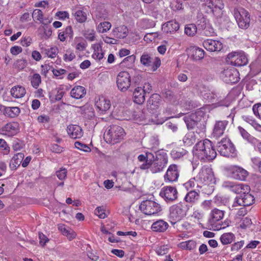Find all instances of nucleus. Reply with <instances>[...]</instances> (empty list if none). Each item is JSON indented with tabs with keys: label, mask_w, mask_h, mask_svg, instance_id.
Returning a JSON list of instances; mask_svg holds the SVG:
<instances>
[{
	"label": "nucleus",
	"mask_w": 261,
	"mask_h": 261,
	"mask_svg": "<svg viewBox=\"0 0 261 261\" xmlns=\"http://www.w3.org/2000/svg\"><path fill=\"white\" fill-rule=\"evenodd\" d=\"M54 92H56V94L55 96V101L60 100L65 94V92L63 89L56 88L54 90Z\"/></svg>",
	"instance_id": "052dcab7"
},
{
	"label": "nucleus",
	"mask_w": 261,
	"mask_h": 261,
	"mask_svg": "<svg viewBox=\"0 0 261 261\" xmlns=\"http://www.w3.org/2000/svg\"><path fill=\"white\" fill-rule=\"evenodd\" d=\"M168 227L169 225L167 222L159 220L152 224L151 229L153 231L162 232L165 231Z\"/></svg>",
	"instance_id": "c85d7f7f"
},
{
	"label": "nucleus",
	"mask_w": 261,
	"mask_h": 261,
	"mask_svg": "<svg viewBox=\"0 0 261 261\" xmlns=\"http://www.w3.org/2000/svg\"><path fill=\"white\" fill-rule=\"evenodd\" d=\"M18 130V124L17 122H13L8 123L0 129V133L2 134L8 136H12L16 134Z\"/></svg>",
	"instance_id": "aec40b11"
},
{
	"label": "nucleus",
	"mask_w": 261,
	"mask_h": 261,
	"mask_svg": "<svg viewBox=\"0 0 261 261\" xmlns=\"http://www.w3.org/2000/svg\"><path fill=\"white\" fill-rule=\"evenodd\" d=\"M206 5L208 7L214 14L220 16L221 10L224 8L222 0H206Z\"/></svg>",
	"instance_id": "dca6fc26"
},
{
	"label": "nucleus",
	"mask_w": 261,
	"mask_h": 261,
	"mask_svg": "<svg viewBox=\"0 0 261 261\" xmlns=\"http://www.w3.org/2000/svg\"><path fill=\"white\" fill-rule=\"evenodd\" d=\"M244 241L237 242L232 245L231 250L232 251H238L244 246Z\"/></svg>",
	"instance_id": "69168bd1"
},
{
	"label": "nucleus",
	"mask_w": 261,
	"mask_h": 261,
	"mask_svg": "<svg viewBox=\"0 0 261 261\" xmlns=\"http://www.w3.org/2000/svg\"><path fill=\"white\" fill-rule=\"evenodd\" d=\"M233 16L240 28L247 29L250 25V15L244 8L240 7L233 9Z\"/></svg>",
	"instance_id": "423d86ee"
},
{
	"label": "nucleus",
	"mask_w": 261,
	"mask_h": 261,
	"mask_svg": "<svg viewBox=\"0 0 261 261\" xmlns=\"http://www.w3.org/2000/svg\"><path fill=\"white\" fill-rule=\"evenodd\" d=\"M41 82V76L38 73H35L31 79V83L33 87L37 89Z\"/></svg>",
	"instance_id": "de8ad7c7"
},
{
	"label": "nucleus",
	"mask_w": 261,
	"mask_h": 261,
	"mask_svg": "<svg viewBox=\"0 0 261 261\" xmlns=\"http://www.w3.org/2000/svg\"><path fill=\"white\" fill-rule=\"evenodd\" d=\"M38 237L40 240L39 243L42 246H44L49 241L47 237L42 232H39Z\"/></svg>",
	"instance_id": "0e129e2a"
},
{
	"label": "nucleus",
	"mask_w": 261,
	"mask_h": 261,
	"mask_svg": "<svg viewBox=\"0 0 261 261\" xmlns=\"http://www.w3.org/2000/svg\"><path fill=\"white\" fill-rule=\"evenodd\" d=\"M67 132L69 136L73 139L81 138L83 132L81 126L77 125H69L67 126Z\"/></svg>",
	"instance_id": "412c9836"
},
{
	"label": "nucleus",
	"mask_w": 261,
	"mask_h": 261,
	"mask_svg": "<svg viewBox=\"0 0 261 261\" xmlns=\"http://www.w3.org/2000/svg\"><path fill=\"white\" fill-rule=\"evenodd\" d=\"M140 63L145 67H151L153 71L156 70L161 65L159 57H153L152 54L144 52L140 58Z\"/></svg>",
	"instance_id": "1a4fd4ad"
},
{
	"label": "nucleus",
	"mask_w": 261,
	"mask_h": 261,
	"mask_svg": "<svg viewBox=\"0 0 261 261\" xmlns=\"http://www.w3.org/2000/svg\"><path fill=\"white\" fill-rule=\"evenodd\" d=\"M73 37V31L71 26H67L63 31L60 32L58 35V38L62 42L65 41L67 37L72 39Z\"/></svg>",
	"instance_id": "473e14b6"
},
{
	"label": "nucleus",
	"mask_w": 261,
	"mask_h": 261,
	"mask_svg": "<svg viewBox=\"0 0 261 261\" xmlns=\"http://www.w3.org/2000/svg\"><path fill=\"white\" fill-rule=\"evenodd\" d=\"M217 149L222 156L225 157L235 158L237 155L234 146L228 138H223L218 142Z\"/></svg>",
	"instance_id": "20e7f679"
},
{
	"label": "nucleus",
	"mask_w": 261,
	"mask_h": 261,
	"mask_svg": "<svg viewBox=\"0 0 261 261\" xmlns=\"http://www.w3.org/2000/svg\"><path fill=\"white\" fill-rule=\"evenodd\" d=\"M139 208L141 211L147 215H155L162 210V207L160 204L150 200L143 201L139 206Z\"/></svg>",
	"instance_id": "6e6552de"
},
{
	"label": "nucleus",
	"mask_w": 261,
	"mask_h": 261,
	"mask_svg": "<svg viewBox=\"0 0 261 261\" xmlns=\"http://www.w3.org/2000/svg\"><path fill=\"white\" fill-rule=\"evenodd\" d=\"M32 17L34 19L42 21L43 20V13L39 9L35 10L32 13Z\"/></svg>",
	"instance_id": "4d7b16f0"
},
{
	"label": "nucleus",
	"mask_w": 261,
	"mask_h": 261,
	"mask_svg": "<svg viewBox=\"0 0 261 261\" xmlns=\"http://www.w3.org/2000/svg\"><path fill=\"white\" fill-rule=\"evenodd\" d=\"M200 199V195L195 190H191L186 195L184 200L191 206L197 204Z\"/></svg>",
	"instance_id": "4be33fe9"
},
{
	"label": "nucleus",
	"mask_w": 261,
	"mask_h": 261,
	"mask_svg": "<svg viewBox=\"0 0 261 261\" xmlns=\"http://www.w3.org/2000/svg\"><path fill=\"white\" fill-rule=\"evenodd\" d=\"M187 205L178 203L171 206L169 208V219L172 224L180 221L187 215Z\"/></svg>",
	"instance_id": "39448f33"
},
{
	"label": "nucleus",
	"mask_w": 261,
	"mask_h": 261,
	"mask_svg": "<svg viewBox=\"0 0 261 261\" xmlns=\"http://www.w3.org/2000/svg\"><path fill=\"white\" fill-rule=\"evenodd\" d=\"M214 179V174L211 168L203 167L196 176V180L200 185L206 186Z\"/></svg>",
	"instance_id": "9d476101"
},
{
	"label": "nucleus",
	"mask_w": 261,
	"mask_h": 261,
	"mask_svg": "<svg viewBox=\"0 0 261 261\" xmlns=\"http://www.w3.org/2000/svg\"><path fill=\"white\" fill-rule=\"evenodd\" d=\"M59 229L63 235L66 236L69 240H72L76 237L75 232L71 229H67L64 225H59Z\"/></svg>",
	"instance_id": "58836bf2"
},
{
	"label": "nucleus",
	"mask_w": 261,
	"mask_h": 261,
	"mask_svg": "<svg viewBox=\"0 0 261 261\" xmlns=\"http://www.w3.org/2000/svg\"><path fill=\"white\" fill-rule=\"evenodd\" d=\"M186 188H194L195 186L197 187L202 188V186L201 185L199 182L196 180V176L193 178L190 179L188 182L185 184Z\"/></svg>",
	"instance_id": "603ef678"
},
{
	"label": "nucleus",
	"mask_w": 261,
	"mask_h": 261,
	"mask_svg": "<svg viewBox=\"0 0 261 261\" xmlns=\"http://www.w3.org/2000/svg\"><path fill=\"white\" fill-rule=\"evenodd\" d=\"M74 146L75 148L85 152H90L91 151L90 148L86 144L78 141L75 142Z\"/></svg>",
	"instance_id": "864d4df0"
},
{
	"label": "nucleus",
	"mask_w": 261,
	"mask_h": 261,
	"mask_svg": "<svg viewBox=\"0 0 261 261\" xmlns=\"http://www.w3.org/2000/svg\"><path fill=\"white\" fill-rule=\"evenodd\" d=\"M136 60V56L132 55L127 56L124 58L123 61L120 63L122 66L126 67L127 68H132Z\"/></svg>",
	"instance_id": "79ce46f5"
},
{
	"label": "nucleus",
	"mask_w": 261,
	"mask_h": 261,
	"mask_svg": "<svg viewBox=\"0 0 261 261\" xmlns=\"http://www.w3.org/2000/svg\"><path fill=\"white\" fill-rule=\"evenodd\" d=\"M20 112V109L17 107H7L6 111V116L11 118L17 116Z\"/></svg>",
	"instance_id": "a18cd8bd"
},
{
	"label": "nucleus",
	"mask_w": 261,
	"mask_h": 261,
	"mask_svg": "<svg viewBox=\"0 0 261 261\" xmlns=\"http://www.w3.org/2000/svg\"><path fill=\"white\" fill-rule=\"evenodd\" d=\"M145 93L141 87L136 88L133 93L134 101L135 103L141 105L145 100Z\"/></svg>",
	"instance_id": "cd10ccee"
},
{
	"label": "nucleus",
	"mask_w": 261,
	"mask_h": 261,
	"mask_svg": "<svg viewBox=\"0 0 261 261\" xmlns=\"http://www.w3.org/2000/svg\"><path fill=\"white\" fill-rule=\"evenodd\" d=\"M179 29V24L175 20H170L162 25V30L166 33L176 32Z\"/></svg>",
	"instance_id": "5701e85b"
},
{
	"label": "nucleus",
	"mask_w": 261,
	"mask_h": 261,
	"mask_svg": "<svg viewBox=\"0 0 261 261\" xmlns=\"http://www.w3.org/2000/svg\"><path fill=\"white\" fill-rule=\"evenodd\" d=\"M128 33V29L124 25L115 28L112 31L113 36L119 39L125 38L127 36Z\"/></svg>",
	"instance_id": "a878e982"
},
{
	"label": "nucleus",
	"mask_w": 261,
	"mask_h": 261,
	"mask_svg": "<svg viewBox=\"0 0 261 261\" xmlns=\"http://www.w3.org/2000/svg\"><path fill=\"white\" fill-rule=\"evenodd\" d=\"M235 239L234 235L231 232L224 233L221 235L220 240L223 245H227L232 242Z\"/></svg>",
	"instance_id": "ea45409f"
},
{
	"label": "nucleus",
	"mask_w": 261,
	"mask_h": 261,
	"mask_svg": "<svg viewBox=\"0 0 261 261\" xmlns=\"http://www.w3.org/2000/svg\"><path fill=\"white\" fill-rule=\"evenodd\" d=\"M168 163V157L166 153H156V160L150 164H142L140 168L143 170L149 169L152 173L160 172L163 170Z\"/></svg>",
	"instance_id": "7ed1b4c3"
},
{
	"label": "nucleus",
	"mask_w": 261,
	"mask_h": 261,
	"mask_svg": "<svg viewBox=\"0 0 261 261\" xmlns=\"http://www.w3.org/2000/svg\"><path fill=\"white\" fill-rule=\"evenodd\" d=\"M200 34L206 36H213L215 34L214 30L210 24H208L204 30L200 32Z\"/></svg>",
	"instance_id": "8fccbe9b"
},
{
	"label": "nucleus",
	"mask_w": 261,
	"mask_h": 261,
	"mask_svg": "<svg viewBox=\"0 0 261 261\" xmlns=\"http://www.w3.org/2000/svg\"><path fill=\"white\" fill-rule=\"evenodd\" d=\"M95 106L98 110L99 113L100 114H103L110 109L111 103L109 99L104 97H101L99 98L98 100L96 101Z\"/></svg>",
	"instance_id": "6ab92c4d"
},
{
	"label": "nucleus",
	"mask_w": 261,
	"mask_h": 261,
	"mask_svg": "<svg viewBox=\"0 0 261 261\" xmlns=\"http://www.w3.org/2000/svg\"><path fill=\"white\" fill-rule=\"evenodd\" d=\"M213 222H216L221 220L224 216V211L218 208H214L211 212Z\"/></svg>",
	"instance_id": "a19ab883"
},
{
	"label": "nucleus",
	"mask_w": 261,
	"mask_h": 261,
	"mask_svg": "<svg viewBox=\"0 0 261 261\" xmlns=\"http://www.w3.org/2000/svg\"><path fill=\"white\" fill-rule=\"evenodd\" d=\"M226 61L235 66H245L248 63V57L243 51H234L228 54Z\"/></svg>",
	"instance_id": "0eeeda50"
},
{
	"label": "nucleus",
	"mask_w": 261,
	"mask_h": 261,
	"mask_svg": "<svg viewBox=\"0 0 261 261\" xmlns=\"http://www.w3.org/2000/svg\"><path fill=\"white\" fill-rule=\"evenodd\" d=\"M203 114V112L202 111H198L194 113L191 114L188 116L185 117L184 118V120L186 124L188 129H192L196 126H197L199 124L201 125V118L199 117V116H201Z\"/></svg>",
	"instance_id": "ddd939ff"
},
{
	"label": "nucleus",
	"mask_w": 261,
	"mask_h": 261,
	"mask_svg": "<svg viewBox=\"0 0 261 261\" xmlns=\"http://www.w3.org/2000/svg\"><path fill=\"white\" fill-rule=\"evenodd\" d=\"M67 170L65 168H61L60 170L56 172V175L60 180L64 179L67 176Z\"/></svg>",
	"instance_id": "e2e57ef3"
},
{
	"label": "nucleus",
	"mask_w": 261,
	"mask_h": 261,
	"mask_svg": "<svg viewBox=\"0 0 261 261\" xmlns=\"http://www.w3.org/2000/svg\"><path fill=\"white\" fill-rule=\"evenodd\" d=\"M179 177L178 166L176 164L170 165L164 175L165 182H174L177 180Z\"/></svg>",
	"instance_id": "2eb2a0df"
},
{
	"label": "nucleus",
	"mask_w": 261,
	"mask_h": 261,
	"mask_svg": "<svg viewBox=\"0 0 261 261\" xmlns=\"http://www.w3.org/2000/svg\"><path fill=\"white\" fill-rule=\"evenodd\" d=\"M252 224L251 220L248 217L244 218L240 224V228L246 229L249 227Z\"/></svg>",
	"instance_id": "bf43d9fd"
},
{
	"label": "nucleus",
	"mask_w": 261,
	"mask_h": 261,
	"mask_svg": "<svg viewBox=\"0 0 261 261\" xmlns=\"http://www.w3.org/2000/svg\"><path fill=\"white\" fill-rule=\"evenodd\" d=\"M125 135V133L122 127L112 125L108 127L104 134V139L107 143L114 145L123 140Z\"/></svg>",
	"instance_id": "f03ea898"
},
{
	"label": "nucleus",
	"mask_w": 261,
	"mask_h": 261,
	"mask_svg": "<svg viewBox=\"0 0 261 261\" xmlns=\"http://www.w3.org/2000/svg\"><path fill=\"white\" fill-rule=\"evenodd\" d=\"M190 53L191 57L195 60H199L204 57V51L197 46H192L190 48Z\"/></svg>",
	"instance_id": "7c9ffc66"
},
{
	"label": "nucleus",
	"mask_w": 261,
	"mask_h": 261,
	"mask_svg": "<svg viewBox=\"0 0 261 261\" xmlns=\"http://www.w3.org/2000/svg\"><path fill=\"white\" fill-rule=\"evenodd\" d=\"M164 98L171 103L176 105L178 102V99L177 95L170 90H166L163 93Z\"/></svg>",
	"instance_id": "e433bc0d"
},
{
	"label": "nucleus",
	"mask_w": 261,
	"mask_h": 261,
	"mask_svg": "<svg viewBox=\"0 0 261 261\" xmlns=\"http://www.w3.org/2000/svg\"><path fill=\"white\" fill-rule=\"evenodd\" d=\"M75 19L80 23H83L87 20V14L82 10H78L74 13Z\"/></svg>",
	"instance_id": "49530a36"
},
{
	"label": "nucleus",
	"mask_w": 261,
	"mask_h": 261,
	"mask_svg": "<svg viewBox=\"0 0 261 261\" xmlns=\"http://www.w3.org/2000/svg\"><path fill=\"white\" fill-rule=\"evenodd\" d=\"M249 192L245 191L239 196L240 199L239 201L241 202L243 206H249L254 201L253 196L249 193Z\"/></svg>",
	"instance_id": "393cba45"
},
{
	"label": "nucleus",
	"mask_w": 261,
	"mask_h": 261,
	"mask_svg": "<svg viewBox=\"0 0 261 261\" xmlns=\"http://www.w3.org/2000/svg\"><path fill=\"white\" fill-rule=\"evenodd\" d=\"M193 153L195 158L203 162L212 161L217 155L212 142L208 139L197 142L193 148Z\"/></svg>",
	"instance_id": "f257e3e1"
},
{
	"label": "nucleus",
	"mask_w": 261,
	"mask_h": 261,
	"mask_svg": "<svg viewBox=\"0 0 261 261\" xmlns=\"http://www.w3.org/2000/svg\"><path fill=\"white\" fill-rule=\"evenodd\" d=\"M227 125V121H219L216 122L213 130L214 136L218 138L222 136Z\"/></svg>",
	"instance_id": "bb28decb"
},
{
	"label": "nucleus",
	"mask_w": 261,
	"mask_h": 261,
	"mask_svg": "<svg viewBox=\"0 0 261 261\" xmlns=\"http://www.w3.org/2000/svg\"><path fill=\"white\" fill-rule=\"evenodd\" d=\"M223 81L226 83L234 84L239 81V72L234 68L224 69L221 73Z\"/></svg>",
	"instance_id": "4468645a"
},
{
	"label": "nucleus",
	"mask_w": 261,
	"mask_h": 261,
	"mask_svg": "<svg viewBox=\"0 0 261 261\" xmlns=\"http://www.w3.org/2000/svg\"><path fill=\"white\" fill-rule=\"evenodd\" d=\"M10 92L13 97L17 98L22 97L26 93L25 88L20 86H14Z\"/></svg>",
	"instance_id": "72a5a7b5"
},
{
	"label": "nucleus",
	"mask_w": 261,
	"mask_h": 261,
	"mask_svg": "<svg viewBox=\"0 0 261 261\" xmlns=\"http://www.w3.org/2000/svg\"><path fill=\"white\" fill-rule=\"evenodd\" d=\"M92 57L98 60H100L103 58V53L102 52L101 46L100 45H97L96 49H95L94 53L93 54Z\"/></svg>",
	"instance_id": "3c124183"
},
{
	"label": "nucleus",
	"mask_w": 261,
	"mask_h": 261,
	"mask_svg": "<svg viewBox=\"0 0 261 261\" xmlns=\"http://www.w3.org/2000/svg\"><path fill=\"white\" fill-rule=\"evenodd\" d=\"M85 88L81 86L74 87L70 91V95L75 99L82 98L86 94Z\"/></svg>",
	"instance_id": "2f4dec72"
},
{
	"label": "nucleus",
	"mask_w": 261,
	"mask_h": 261,
	"mask_svg": "<svg viewBox=\"0 0 261 261\" xmlns=\"http://www.w3.org/2000/svg\"><path fill=\"white\" fill-rule=\"evenodd\" d=\"M198 31V28L194 23L187 24L185 28V33L189 36H194Z\"/></svg>",
	"instance_id": "37998d69"
},
{
	"label": "nucleus",
	"mask_w": 261,
	"mask_h": 261,
	"mask_svg": "<svg viewBox=\"0 0 261 261\" xmlns=\"http://www.w3.org/2000/svg\"><path fill=\"white\" fill-rule=\"evenodd\" d=\"M166 125L168 129H170L173 133H176L178 130V124L174 121H169L166 123Z\"/></svg>",
	"instance_id": "13d9d810"
},
{
	"label": "nucleus",
	"mask_w": 261,
	"mask_h": 261,
	"mask_svg": "<svg viewBox=\"0 0 261 261\" xmlns=\"http://www.w3.org/2000/svg\"><path fill=\"white\" fill-rule=\"evenodd\" d=\"M252 110L255 116L261 118V106H260V103L254 105Z\"/></svg>",
	"instance_id": "338daca9"
},
{
	"label": "nucleus",
	"mask_w": 261,
	"mask_h": 261,
	"mask_svg": "<svg viewBox=\"0 0 261 261\" xmlns=\"http://www.w3.org/2000/svg\"><path fill=\"white\" fill-rule=\"evenodd\" d=\"M160 196L167 202H173L177 199L178 192L175 187L164 186L160 191Z\"/></svg>",
	"instance_id": "9b49d317"
},
{
	"label": "nucleus",
	"mask_w": 261,
	"mask_h": 261,
	"mask_svg": "<svg viewBox=\"0 0 261 261\" xmlns=\"http://www.w3.org/2000/svg\"><path fill=\"white\" fill-rule=\"evenodd\" d=\"M182 141L185 145L190 146L195 142V136L193 133H188L185 136Z\"/></svg>",
	"instance_id": "c03bdc74"
},
{
	"label": "nucleus",
	"mask_w": 261,
	"mask_h": 261,
	"mask_svg": "<svg viewBox=\"0 0 261 261\" xmlns=\"http://www.w3.org/2000/svg\"><path fill=\"white\" fill-rule=\"evenodd\" d=\"M111 27V24L108 21L100 22L98 27L97 30L99 32L103 33L109 31Z\"/></svg>",
	"instance_id": "09e8293b"
},
{
	"label": "nucleus",
	"mask_w": 261,
	"mask_h": 261,
	"mask_svg": "<svg viewBox=\"0 0 261 261\" xmlns=\"http://www.w3.org/2000/svg\"><path fill=\"white\" fill-rule=\"evenodd\" d=\"M24 156V154L22 153H18L15 154L12 158L9 164V167L11 169L13 170L16 169L21 163Z\"/></svg>",
	"instance_id": "c756f323"
},
{
	"label": "nucleus",
	"mask_w": 261,
	"mask_h": 261,
	"mask_svg": "<svg viewBox=\"0 0 261 261\" xmlns=\"http://www.w3.org/2000/svg\"><path fill=\"white\" fill-rule=\"evenodd\" d=\"M238 130L242 137L248 141V142L255 145L257 142V140L251 136L245 129L241 126L238 127Z\"/></svg>",
	"instance_id": "c9c22d12"
},
{
	"label": "nucleus",
	"mask_w": 261,
	"mask_h": 261,
	"mask_svg": "<svg viewBox=\"0 0 261 261\" xmlns=\"http://www.w3.org/2000/svg\"><path fill=\"white\" fill-rule=\"evenodd\" d=\"M196 23L198 31L200 32L204 30V28L210 24L209 21L202 14H199L197 16Z\"/></svg>",
	"instance_id": "f704fd0d"
},
{
	"label": "nucleus",
	"mask_w": 261,
	"mask_h": 261,
	"mask_svg": "<svg viewBox=\"0 0 261 261\" xmlns=\"http://www.w3.org/2000/svg\"><path fill=\"white\" fill-rule=\"evenodd\" d=\"M229 171L231 176L237 180H245L248 175L246 170L237 166L230 167Z\"/></svg>",
	"instance_id": "f3484780"
},
{
	"label": "nucleus",
	"mask_w": 261,
	"mask_h": 261,
	"mask_svg": "<svg viewBox=\"0 0 261 261\" xmlns=\"http://www.w3.org/2000/svg\"><path fill=\"white\" fill-rule=\"evenodd\" d=\"M204 47L210 51H219L223 48L222 43L218 40L206 39L203 42Z\"/></svg>",
	"instance_id": "a211bd4d"
},
{
	"label": "nucleus",
	"mask_w": 261,
	"mask_h": 261,
	"mask_svg": "<svg viewBox=\"0 0 261 261\" xmlns=\"http://www.w3.org/2000/svg\"><path fill=\"white\" fill-rule=\"evenodd\" d=\"M58 53V48L56 47H51L49 49L47 52L46 55L49 58H53L55 57Z\"/></svg>",
	"instance_id": "774afa93"
},
{
	"label": "nucleus",
	"mask_w": 261,
	"mask_h": 261,
	"mask_svg": "<svg viewBox=\"0 0 261 261\" xmlns=\"http://www.w3.org/2000/svg\"><path fill=\"white\" fill-rule=\"evenodd\" d=\"M161 101V97L158 94H153L147 101V106L148 109L155 110L158 109Z\"/></svg>",
	"instance_id": "b1692460"
},
{
	"label": "nucleus",
	"mask_w": 261,
	"mask_h": 261,
	"mask_svg": "<svg viewBox=\"0 0 261 261\" xmlns=\"http://www.w3.org/2000/svg\"><path fill=\"white\" fill-rule=\"evenodd\" d=\"M95 214L99 218L104 219L107 217L105 210L103 206L97 207L95 210Z\"/></svg>",
	"instance_id": "5fc2aeb1"
},
{
	"label": "nucleus",
	"mask_w": 261,
	"mask_h": 261,
	"mask_svg": "<svg viewBox=\"0 0 261 261\" xmlns=\"http://www.w3.org/2000/svg\"><path fill=\"white\" fill-rule=\"evenodd\" d=\"M131 83L130 76L126 71H121L117 76V86L122 92L126 91L130 87Z\"/></svg>",
	"instance_id": "f8f14e48"
},
{
	"label": "nucleus",
	"mask_w": 261,
	"mask_h": 261,
	"mask_svg": "<svg viewBox=\"0 0 261 261\" xmlns=\"http://www.w3.org/2000/svg\"><path fill=\"white\" fill-rule=\"evenodd\" d=\"M27 64V61L24 59L17 60L15 64V67L19 70L24 69Z\"/></svg>",
	"instance_id": "680f3d73"
},
{
	"label": "nucleus",
	"mask_w": 261,
	"mask_h": 261,
	"mask_svg": "<svg viewBox=\"0 0 261 261\" xmlns=\"http://www.w3.org/2000/svg\"><path fill=\"white\" fill-rule=\"evenodd\" d=\"M84 37L89 41H93L95 39L94 31L93 30H88L84 32Z\"/></svg>",
	"instance_id": "6e6d98bb"
},
{
	"label": "nucleus",
	"mask_w": 261,
	"mask_h": 261,
	"mask_svg": "<svg viewBox=\"0 0 261 261\" xmlns=\"http://www.w3.org/2000/svg\"><path fill=\"white\" fill-rule=\"evenodd\" d=\"M250 187L248 185L235 184L230 190L234 193L241 195L245 191H250Z\"/></svg>",
	"instance_id": "4c0bfd02"
}]
</instances>
